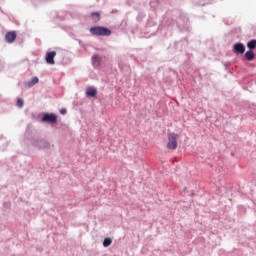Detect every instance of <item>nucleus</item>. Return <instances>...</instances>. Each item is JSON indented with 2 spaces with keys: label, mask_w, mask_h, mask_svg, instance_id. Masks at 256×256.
<instances>
[{
  "label": "nucleus",
  "mask_w": 256,
  "mask_h": 256,
  "mask_svg": "<svg viewBox=\"0 0 256 256\" xmlns=\"http://www.w3.org/2000/svg\"><path fill=\"white\" fill-rule=\"evenodd\" d=\"M90 33L97 37H109V35H111V30L103 26H94L90 28Z\"/></svg>",
  "instance_id": "1"
},
{
  "label": "nucleus",
  "mask_w": 256,
  "mask_h": 256,
  "mask_svg": "<svg viewBox=\"0 0 256 256\" xmlns=\"http://www.w3.org/2000/svg\"><path fill=\"white\" fill-rule=\"evenodd\" d=\"M177 139H179V136L175 133L168 134V144L167 149L175 150L177 149Z\"/></svg>",
  "instance_id": "2"
},
{
  "label": "nucleus",
  "mask_w": 256,
  "mask_h": 256,
  "mask_svg": "<svg viewBox=\"0 0 256 256\" xmlns=\"http://www.w3.org/2000/svg\"><path fill=\"white\" fill-rule=\"evenodd\" d=\"M55 57H57V52L55 51L47 52L46 63H48V65H55Z\"/></svg>",
  "instance_id": "3"
},
{
  "label": "nucleus",
  "mask_w": 256,
  "mask_h": 256,
  "mask_svg": "<svg viewBox=\"0 0 256 256\" xmlns=\"http://www.w3.org/2000/svg\"><path fill=\"white\" fill-rule=\"evenodd\" d=\"M42 121H44V123H57V115L44 114Z\"/></svg>",
  "instance_id": "4"
},
{
  "label": "nucleus",
  "mask_w": 256,
  "mask_h": 256,
  "mask_svg": "<svg viewBox=\"0 0 256 256\" xmlns=\"http://www.w3.org/2000/svg\"><path fill=\"white\" fill-rule=\"evenodd\" d=\"M15 39H17V32L10 31V32L6 33V35H5L6 43H14Z\"/></svg>",
  "instance_id": "5"
},
{
  "label": "nucleus",
  "mask_w": 256,
  "mask_h": 256,
  "mask_svg": "<svg viewBox=\"0 0 256 256\" xmlns=\"http://www.w3.org/2000/svg\"><path fill=\"white\" fill-rule=\"evenodd\" d=\"M234 52L243 55V53H245V45H243L242 43H236L234 45Z\"/></svg>",
  "instance_id": "6"
},
{
  "label": "nucleus",
  "mask_w": 256,
  "mask_h": 256,
  "mask_svg": "<svg viewBox=\"0 0 256 256\" xmlns=\"http://www.w3.org/2000/svg\"><path fill=\"white\" fill-rule=\"evenodd\" d=\"M91 19L94 23H99L101 21V14L98 12L91 13Z\"/></svg>",
  "instance_id": "7"
},
{
  "label": "nucleus",
  "mask_w": 256,
  "mask_h": 256,
  "mask_svg": "<svg viewBox=\"0 0 256 256\" xmlns=\"http://www.w3.org/2000/svg\"><path fill=\"white\" fill-rule=\"evenodd\" d=\"M92 63L94 65V67H99V65H101V56H99V55L93 56Z\"/></svg>",
  "instance_id": "8"
},
{
  "label": "nucleus",
  "mask_w": 256,
  "mask_h": 256,
  "mask_svg": "<svg viewBox=\"0 0 256 256\" xmlns=\"http://www.w3.org/2000/svg\"><path fill=\"white\" fill-rule=\"evenodd\" d=\"M87 97H96L97 96V90L93 87H90L86 91Z\"/></svg>",
  "instance_id": "9"
},
{
  "label": "nucleus",
  "mask_w": 256,
  "mask_h": 256,
  "mask_svg": "<svg viewBox=\"0 0 256 256\" xmlns=\"http://www.w3.org/2000/svg\"><path fill=\"white\" fill-rule=\"evenodd\" d=\"M245 58L247 59V61H253V59H255V53H253V51H247L245 53Z\"/></svg>",
  "instance_id": "10"
},
{
  "label": "nucleus",
  "mask_w": 256,
  "mask_h": 256,
  "mask_svg": "<svg viewBox=\"0 0 256 256\" xmlns=\"http://www.w3.org/2000/svg\"><path fill=\"white\" fill-rule=\"evenodd\" d=\"M39 83V78L38 77H33L31 81L26 83V86L29 88L33 87V85H37Z\"/></svg>",
  "instance_id": "11"
},
{
  "label": "nucleus",
  "mask_w": 256,
  "mask_h": 256,
  "mask_svg": "<svg viewBox=\"0 0 256 256\" xmlns=\"http://www.w3.org/2000/svg\"><path fill=\"white\" fill-rule=\"evenodd\" d=\"M113 243V240L111 238H105L103 241V247H109Z\"/></svg>",
  "instance_id": "12"
},
{
  "label": "nucleus",
  "mask_w": 256,
  "mask_h": 256,
  "mask_svg": "<svg viewBox=\"0 0 256 256\" xmlns=\"http://www.w3.org/2000/svg\"><path fill=\"white\" fill-rule=\"evenodd\" d=\"M248 49H255L256 47V40H251L250 42L247 43Z\"/></svg>",
  "instance_id": "13"
},
{
  "label": "nucleus",
  "mask_w": 256,
  "mask_h": 256,
  "mask_svg": "<svg viewBox=\"0 0 256 256\" xmlns=\"http://www.w3.org/2000/svg\"><path fill=\"white\" fill-rule=\"evenodd\" d=\"M23 105H24L23 100H22L21 98H19V99L17 100V106L21 108V107H23Z\"/></svg>",
  "instance_id": "14"
},
{
  "label": "nucleus",
  "mask_w": 256,
  "mask_h": 256,
  "mask_svg": "<svg viewBox=\"0 0 256 256\" xmlns=\"http://www.w3.org/2000/svg\"><path fill=\"white\" fill-rule=\"evenodd\" d=\"M61 115H66L67 114V109L63 108L60 110Z\"/></svg>",
  "instance_id": "15"
},
{
  "label": "nucleus",
  "mask_w": 256,
  "mask_h": 256,
  "mask_svg": "<svg viewBox=\"0 0 256 256\" xmlns=\"http://www.w3.org/2000/svg\"><path fill=\"white\" fill-rule=\"evenodd\" d=\"M40 143L46 145V147H47V145H48V144H46L45 141H41Z\"/></svg>",
  "instance_id": "16"
}]
</instances>
